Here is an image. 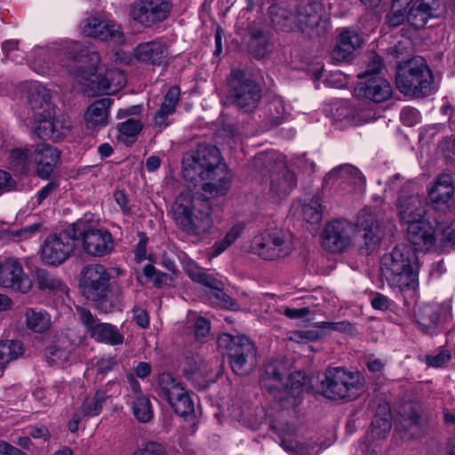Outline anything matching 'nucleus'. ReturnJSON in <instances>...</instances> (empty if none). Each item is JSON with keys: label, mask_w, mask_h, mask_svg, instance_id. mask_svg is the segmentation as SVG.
<instances>
[{"label": "nucleus", "mask_w": 455, "mask_h": 455, "mask_svg": "<svg viewBox=\"0 0 455 455\" xmlns=\"http://www.w3.org/2000/svg\"><path fill=\"white\" fill-rule=\"evenodd\" d=\"M132 411L134 417L142 423H147L153 418L152 404L149 399L144 395H140L135 399Z\"/></svg>", "instance_id": "nucleus-51"}, {"label": "nucleus", "mask_w": 455, "mask_h": 455, "mask_svg": "<svg viewBox=\"0 0 455 455\" xmlns=\"http://www.w3.org/2000/svg\"><path fill=\"white\" fill-rule=\"evenodd\" d=\"M187 379L196 380L207 376V365L199 355H190L184 358L183 369Z\"/></svg>", "instance_id": "nucleus-39"}, {"label": "nucleus", "mask_w": 455, "mask_h": 455, "mask_svg": "<svg viewBox=\"0 0 455 455\" xmlns=\"http://www.w3.org/2000/svg\"><path fill=\"white\" fill-rule=\"evenodd\" d=\"M326 179H342L356 185H363L365 181L361 172L350 164H343L332 169L326 176Z\"/></svg>", "instance_id": "nucleus-47"}, {"label": "nucleus", "mask_w": 455, "mask_h": 455, "mask_svg": "<svg viewBox=\"0 0 455 455\" xmlns=\"http://www.w3.org/2000/svg\"><path fill=\"white\" fill-rule=\"evenodd\" d=\"M143 274L146 277L150 278L156 287H162L167 283L169 275L158 271L153 265L148 264L143 267Z\"/></svg>", "instance_id": "nucleus-57"}, {"label": "nucleus", "mask_w": 455, "mask_h": 455, "mask_svg": "<svg viewBox=\"0 0 455 455\" xmlns=\"http://www.w3.org/2000/svg\"><path fill=\"white\" fill-rule=\"evenodd\" d=\"M60 160V151L46 143L33 146V164L36 166V173L42 179H47L53 172Z\"/></svg>", "instance_id": "nucleus-26"}, {"label": "nucleus", "mask_w": 455, "mask_h": 455, "mask_svg": "<svg viewBox=\"0 0 455 455\" xmlns=\"http://www.w3.org/2000/svg\"><path fill=\"white\" fill-rule=\"evenodd\" d=\"M23 344L20 340H3L0 342V377L6 365L23 355Z\"/></svg>", "instance_id": "nucleus-41"}, {"label": "nucleus", "mask_w": 455, "mask_h": 455, "mask_svg": "<svg viewBox=\"0 0 455 455\" xmlns=\"http://www.w3.org/2000/svg\"><path fill=\"white\" fill-rule=\"evenodd\" d=\"M171 12L167 0H136L130 8V16L144 27L164 20Z\"/></svg>", "instance_id": "nucleus-17"}, {"label": "nucleus", "mask_w": 455, "mask_h": 455, "mask_svg": "<svg viewBox=\"0 0 455 455\" xmlns=\"http://www.w3.org/2000/svg\"><path fill=\"white\" fill-rule=\"evenodd\" d=\"M0 286L27 293L31 290L33 282L24 273L20 260L8 257L0 260Z\"/></svg>", "instance_id": "nucleus-18"}, {"label": "nucleus", "mask_w": 455, "mask_h": 455, "mask_svg": "<svg viewBox=\"0 0 455 455\" xmlns=\"http://www.w3.org/2000/svg\"><path fill=\"white\" fill-rule=\"evenodd\" d=\"M62 52L65 58L60 60V65L76 76L81 84L94 93L111 94L108 89L101 88L110 85L108 69L105 73H98V65L100 61L98 52L89 51L78 42L70 43L62 49Z\"/></svg>", "instance_id": "nucleus-3"}, {"label": "nucleus", "mask_w": 455, "mask_h": 455, "mask_svg": "<svg viewBox=\"0 0 455 455\" xmlns=\"http://www.w3.org/2000/svg\"><path fill=\"white\" fill-rule=\"evenodd\" d=\"M324 13V6L318 1L299 4L295 12V31L310 38L325 34L328 22L323 18Z\"/></svg>", "instance_id": "nucleus-14"}, {"label": "nucleus", "mask_w": 455, "mask_h": 455, "mask_svg": "<svg viewBox=\"0 0 455 455\" xmlns=\"http://www.w3.org/2000/svg\"><path fill=\"white\" fill-rule=\"evenodd\" d=\"M365 61L367 62L366 70L357 75V77L360 79L377 76L384 67L381 57L374 52H371L367 54Z\"/></svg>", "instance_id": "nucleus-54"}, {"label": "nucleus", "mask_w": 455, "mask_h": 455, "mask_svg": "<svg viewBox=\"0 0 455 455\" xmlns=\"http://www.w3.org/2000/svg\"><path fill=\"white\" fill-rule=\"evenodd\" d=\"M270 25L283 32L295 31V14L289 9L285 1H278L270 4L267 10Z\"/></svg>", "instance_id": "nucleus-30"}, {"label": "nucleus", "mask_w": 455, "mask_h": 455, "mask_svg": "<svg viewBox=\"0 0 455 455\" xmlns=\"http://www.w3.org/2000/svg\"><path fill=\"white\" fill-rule=\"evenodd\" d=\"M28 102L32 113L34 132L39 139L59 141L71 128L68 118L55 117L50 91L41 84L32 85L28 92Z\"/></svg>", "instance_id": "nucleus-2"}, {"label": "nucleus", "mask_w": 455, "mask_h": 455, "mask_svg": "<svg viewBox=\"0 0 455 455\" xmlns=\"http://www.w3.org/2000/svg\"><path fill=\"white\" fill-rule=\"evenodd\" d=\"M443 11L442 0H417L408 10L407 22L415 28H422L428 20L440 17Z\"/></svg>", "instance_id": "nucleus-23"}, {"label": "nucleus", "mask_w": 455, "mask_h": 455, "mask_svg": "<svg viewBox=\"0 0 455 455\" xmlns=\"http://www.w3.org/2000/svg\"><path fill=\"white\" fill-rule=\"evenodd\" d=\"M73 237L82 240L84 251L94 257L110 253L114 248V239L109 231L94 228L86 220H79L72 225Z\"/></svg>", "instance_id": "nucleus-13"}, {"label": "nucleus", "mask_w": 455, "mask_h": 455, "mask_svg": "<svg viewBox=\"0 0 455 455\" xmlns=\"http://www.w3.org/2000/svg\"><path fill=\"white\" fill-rule=\"evenodd\" d=\"M363 386L364 379L360 372L332 367L319 380L317 392L332 401H350L361 394Z\"/></svg>", "instance_id": "nucleus-6"}, {"label": "nucleus", "mask_w": 455, "mask_h": 455, "mask_svg": "<svg viewBox=\"0 0 455 455\" xmlns=\"http://www.w3.org/2000/svg\"><path fill=\"white\" fill-rule=\"evenodd\" d=\"M288 374L286 364L283 361L272 360L266 363L260 378L263 388L272 393L283 387V379Z\"/></svg>", "instance_id": "nucleus-32"}, {"label": "nucleus", "mask_w": 455, "mask_h": 455, "mask_svg": "<svg viewBox=\"0 0 455 455\" xmlns=\"http://www.w3.org/2000/svg\"><path fill=\"white\" fill-rule=\"evenodd\" d=\"M139 241L134 249V256L137 262H142L147 259V245L148 237L145 232L138 233Z\"/></svg>", "instance_id": "nucleus-61"}, {"label": "nucleus", "mask_w": 455, "mask_h": 455, "mask_svg": "<svg viewBox=\"0 0 455 455\" xmlns=\"http://www.w3.org/2000/svg\"><path fill=\"white\" fill-rule=\"evenodd\" d=\"M167 402L173 411L180 417L191 415L195 411L194 402L185 388L179 393L178 396H173Z\"/></svg>", "instance_id": "nucleus-48"}, {"label": "nucleus", "mask_w": 455, "mask_h": 455, "mask_svg": "<svg viewBox=\"0 0 455 455\" xmlns=\"http://www.w3.org/2000/svg\"><path fill=\"white\" fill-rule=\"evenodd\" d=\"M433 82L432 71L422 58H413L397 66L396 87L404 95L427 96L432 92Z\"/></svg>", "instance_id": "nucleus-7"}, {"label": "nucleus", "mask_w": 455, "mask_h": 455, "mask_svg": "<svg viewBox=\"0 0 455 455\" xmlns=\"http://www.w3.org/2000/svg\"><path fill=\"white\" fill-rule=\"evenodd\" d=\"M381 275L388 286L400 291L419 285V261L411 245L400 243L381 258Z\"/></svg>", "instance_id": "nucleus-5"}, {"label": "nucleus", "mask_w": 455, "mask_h": 455, "mask_svg": "<svg viewBox=\"0 0 455 455\" xmlns=\"http://www.w3.org/2000/svg\"><path fill=\"white\" fill-rule=\"evenodd\" d=\"M111 274L101 264H89L80 273L79 288L86 299L100 304L108 300Z\"/></svg>", "instance_id": "nucleus-12"}, {"label": "nucleus", "mask_w": 455, "mask_h": 455, "mask_svg": "<svg viewBox=\"0 0 455 455\" xmlns=\"http://www.w3.org/2000/svg\"><path fill=\"white\" fill-rule=\"evenodd\" d=\"M75 241L72 228L65 233L49 235L41 250L42 260L51 266L60 265L73 251Z\"/></svg>", "instance_id": "nucleus-16"}, {"label": "nucleus", "mask_w": 455, "mask_h": 455, "mask_svg": "<svg viewBox=\"0 0 455 455\" xmlns=\"http://www.w3.org/2000/svg\"><path fill=\"white\" fill-rule=\"evenodd\" d=\"M33 164V147L31 148H15L10 152L9 165L12 169L22 172Z\"/></svg>", "instance_id": "nucleus-46"}, {"label": "nucleus", "mask_w": 455, "mask_h": 455, "mask_svg": "<svg viewBox=\"0 0 455 455\" xmlns=\"http://www.w3.org/2000/svg\"><path fill=\"white\" fill-rule=\"evenodd\" d=\"M26 326L28 330L43 333L51 326V317L48 313L43 310L28 308L25 313Z\"/></svg>", "instance_id": "nucleus-43"}, {"label": "nucleus", "mask_w": 455, "mask_h": 455, "mask_svg": "<svg viewBox=\"0 0 455 455\" xmlns=\"http://www.w3.org/2000/svg\"><path fill=\"white\" fill-rule=\"evenodd\" d=\"M287 449L296 455H317L320 448L315 443L295 442L287 445Z\"/></svg>", "instance_id": "nucleus-59"}, {"label": "nucleus", "mask_w": 455, "mask_h": 455, "mask_svg": "<svg viewBox=\"0 0 455 455\" xmlns=\"http://www.w3.org/2000/svg\"><path fill=\"white\" fill-rule=\"evenodd\" d=\"M408 240L414 247V251H426L432 248L435 243V229L429 221L412 224L407 228Z\"/></svg>", "instance_id": "nucleus-31"}, {"label": "nucleus", "mask_w": 455, "mask_h": 455, "mask_svg": "<svg viewBox=\"0 0 455 455\" xmlns=\"http://www.w3.org/2000/svg\"><path fill=\"white\" fill-rule=\"evenodd\" d=\"M396 4L395 7L391 6L389 12L386 16V22L390 28H397L407 20L408 11L399 9Z\"/></svg>", "instance_id": "nucleus-58"}, {"label": "nucleus", "mask_w": 455, "mask_h": 455, "mask_svg": "<svg viewBox=\"0 0 455 455\" xmlns=\"http://www.w3.org/2000/svg\"><path fill=\"white\" fill-rule=\"evenodd\" d=\"M269 121L272 125H279L286 118L284 103L280 99H275L268 104Z\"/></svg>", "instance_id": "nucleus-55"}, {"label": "nucleus", "mask_w": 455, "mask_h": 455, "mask_svg": "<svg viewBox=\"0 0 455 455\" xmlns=\"http://www.w3.org/2000/svg\"><path fill=\"white\" fill-rule=\"evenodd\" d=\"M362 44V37L355 29L349 28H341L337 44L331 53L332 60L337 62L347 60Z\"/></svg>", "instance_id": "nucleus-28"}, {"label": "nucleus", "mask_w": 455, "mask_h": 455, "mask_svg": "<svg viewBox=\"0 0 455 455\" xmlns=\"http://www.w3.org/2000/svg\"><path fill=\"white\" fill-rule=\"evenodd\" d=\"M353 225L344 220L329 222L323 230V246L331 252H341L352 243Z\"/></svg>", "instance_id": "nucleus-19"}, {"label": "nucleus", "mask_w": 455, "mask_h": 455, "mask_svg": "<svg viewBox=\"0 0 455 455\" xmlns=\"http://www.w3.org/2000/svg\"><path fill=\"white\" fill-rule=\"evenodd\" d=\"M182 175L192 183L205 181L202 189L212 197L224 196L231 186V174L215 146L199 144L182 158Z\"/></svg>", "instance_id": "nucleus-1"}, {"label": "nucleus", "mask_w": 455, "mask_h": 455, "mask_svg": "<svg viewBox=\"0 0 455 455\" xmlns=\"http://www.w3.org/2000/svg\"><path fill=\"white\" fill-rule=\"evenodd\" d=\"M401 425L404 432L409 434L410 437L418 438L424 435L427 421L421 413L411 409L407 414L403 416Z\"/></svg>", "instance_id": "nucleus-38"}, {"label": "nucleus", "mask_w": 455, "mask_h": 455, "mask_svg": "<svg viewBox=\"0 0 455 455\" xmlns=\"http://www.w3.org/2000/svg\"><path fill=\"white\" fill-rule=\"evenodd\" d=\"M83 33L101 41H109L116 44L124 43V36L119 24L112 20H100L96 17L85 20Z\"/></svg>", "instance_id": "nucleus-21"}, {"label": "nucleus", "mask_w": 455, "mask_h": 455, "mask_svg": "<svg viewBox=\"0 0 455 455\" xmlns=\"http://www.w3.org/2000/svg\"><path fill=\"white\" fill-rule=\"evenodd\" d=\"M440 319V308L436 305H424L418 312V323L425 333H432Z\"/></svg>", "instance_id": "nucleus-40"}, {"label": "nucleus", "mask_w": 455, "mask_h": 455, "mask_svg": "<svg viewBox=\"0 0 455 455\" xmlns=\"http://www.w3.org/2000/svg\"><path fill=\"white\" fill-rule=\"evenodd\" d=\"M261 96V89L255 81L243 71L232 70L228 80V98L234 105L244 112H251L257 108Z\"/></svg>", "instance_id": "nucleus-11"}, {"label": "nucleus", "mask_w": 455, "mask_h": 455, "mask_svg": "<svg viewBox=\"0 0 455 455\" xmlns=\"http://www.w3.org/2000/svg\"><path fill=\"white\" fill-rule=\"evenodd\" d=\"M172 215L176 225L190 235H205L213 226L212 204L204 194L180 193L173 204Z\"/></svg>", "instance_id": "nucleus-4"}, {"label": "nucleus", "mask_w": 455, "mask_h": 455, "mask_svg": "<svg viewBox=\"0 0 455 455\" xmlns=\"http://www.w3.org/2000/svg\"><path fill=\"white\" fill-rule=\"evenodd\" d=\"M427 212V204L418 196L401 197L398 200L399 220L406 229L412 224L428 221L426 219Z\"/></svg>", "instance_id": "nucleus-25"}, {"label": "nucleus", "mask_w": 455, "mask_h": 455, "mask_svg": "<svg viewBox=\"0 0 455 455\" xmlns=\"http://www.w3.org/2000/svg\"><path fill=\"white\" fill-rule=\"evenodd\" d=\"M72 350V342L68 338L61 337L46 347L45 355L50 363L60 364L68 360Z\"/></svg>", "instance_id": "nucleus-36"}, {"label": "nucleus", "mask_w": 455, "mask_h": 455, "mask_svg": "<svg viewBox=\"0 0 455 455\" xmlns=\"http://www.w3.org/2000/svg\"><path fill=\"white\" fill-rule=\"evenodd\" d=\"M76 312L91 338L99 342L111 346H117L124 343V337L116 326L110 323H100L87 308L78 307H76Z\"/></svg>", "instance_id": "nucleus-15"}, {"label": "nucleus", "mask_w": 455, "mask_h": 455, "mask_svg": "<svg viewBox=\"0 0 455 455\" xmlns=\"http://www.w3.org/2000/svg\"><path fill=\"white\" fill-rule=\"evenodd\" d=\"M244 224L242 222L235 223L224 235L223 239L215 242L212 250V256L216 257L225 251L231 246L243 234Z\"/></svg>", "instance_id": "nucleus-49"}, {"label": "nucleus", "mask_w": 455, "mask_h": 455, "mask_svg": "<svg viewBox=\"0 0 455 455\" xmlns=\"http://www.w3.org/2000/svg\"><path fill=\"white\" fill-rule=\"evenodd\" d=\"M36 280L39 290L47 291L52 293H67L68 287L66 284L54 274L38 268L36 270Z\"/></svg>", "instance_id": "nucleus-37"}, {"label": "nucleus", "mask_w": 455, "mask_h": 455, "mask_svg": "<svg viewBox=\"0 0 455 455\" xmlns=\"http://www.w3.org/2000/svg\"><path fill=\"white\" fill-rule=\"evenodd\" d=\"M294 249L292 234L283 228H270L256 235L250 251L264 260H278L289 256Z\"/></svg>", "instance_id": "nucleus-8"}, {"label": "nucleus", "mask_w": 455, "mask_h": 455, "mask_svg": "<svg viewBox=\"0 0 455 455\" xmlns=\"http://www.w3.org/2000/svg\"><path fill=\"white\" fill-rule=\"evenodd\" d=\"M210 322L205 318L199 317L195 323V335L198 341L203 342L210 332Z\"/></svg>", "instance_id": "nucleus-63"}, {"label": "nucleus", "mask_w": 455, "mask_h": 455, "mask_svg": "<svg viewBox=\"0 0 455 455\" xmlns=\"http://www.w3.org/2000/svg\"><path fill=\"white\" fill-rule=\"evenodd\" d=\"M218 347L225 350L230 358L233 371L246 375L257 364V351L253 342L245 335L222 333L218 338Z\"/></svg>", "instance_id": "nucleus-9"}, {"label": "nucleus", "mask_w": 455, "mask_h": 455, "mask_svg": "<svg viewBox=\"0 0 455 455\" xmlns=\"http://www.w3.org/2000/svg\"><path fill=\"white\" fill-rule=\"evenodd\" d=\"M186 274L196 283L212 290L221 286V281L205 272L204 268L195 262H188L185 266Z\"/></svg>", "instance_id": "nucleus-42"}, {"label": "nucleus", "mask_w": 455, "mask_h": 455, "mask_svg": "<svg viewBox=\"0 0 455 455\" xmlns=\"http://www.w3.org/2000/svg\"><path fill=\"white\" fill-rule=\"evenodd\" d=\"M305 375L300 371H296L289 375L287 382L283 384V388L285 392L295 399L299 398L304 391Z\"/></svg>", "instance_id": "nucleus-52"}, {"label": "nucleus", "mask_w": 455, "mask_h": 455, "mask_svg": "<svg viewBox=\"0 0 455 455\" xmlns=\"http://www.w3.org/2000/svg\"><path fill=\"white\" fill-rule=\"evenodd\" d=\"M143 128V123L139 117H130L118 124L119 135L125 138H134L140 134Z\"/></svg>", "instance_id": "nucleus-53"}, {"label": "nucleus", "mask_w": 455, "mask_h": 455, "mask_svg": "<svg viewBox=\"0 0 455 455\" xmlns=\"http://www.w3.org/2000/svg\"><path fill=\"white\" fill-rule=\"evenodd\" d=\"M108 79L110 86H103V89H108L111 94L117 92L126 84V76L124 72L118 69H108Z\"/></svg>", "instance_id": "nucleus-56"}, {"label": "nucleus", "mask_w": 455, "mask_h": 455, "mask_svg": "<svg viewBox=\"0 0 455 455\" xmlns=\"http://www.w3.org/2000/svg\"><path fill=\"white\" fill-rule=\"evenodd\" d=\"M132 455H166L164 448L157 443H148L143 448L133 451Z\"/></svg>", "instance_id": "nucleus-62"}, {"label": "nucleus", "mask_w": 455, "mask_h": 455, "mask_svg": "<svg viewBox=\"0 0 455 455\" xmlns=\"http://www.w3.org/2000/svg\"><path fill=\"white\" fill-rule=\"evenodd\" d=\"M256 166L270 169V192L277 196H288L297 186L296 174L289 170L275 152L259 153L255 156Z\"/></svg>", "instance_id": "nucleus-10"}, {"label": "nucleus", "mask_w": 455, "mask_h": 455, "mask_svg": "<svg viewBox=\"0 0 455 455\" xmlns=\"http://www.w3.org/2000/svg\"><path fill=\"white\" fill-rule=\"evenodd\" d=\"M168 55L166 45L157 40L141 43L133 51L136 60L154 66L166 64Z\"/></svg>", "instance_id": "nucleus-29"}, {"label": "nucleus", "mask_w": 455, "mask_h": 455, "mask_svg": "<svg viewBox=\"0 0 455 455\" xmlns=\"http://www.w3.org/2000/svg\"><path fill=\"white\" fill-rule=\"evenodd\" d=\"M451 359L448 351H442L435 355H427L426 362L428 366L438 368L445 365Z\"/></svg>", "instance_id": "nucleus-64"}, {"label": "nucleus", "mask_w": 455, "mask_h": 455, "mask_svg": "<svg viewBox=\"0 0 455 455\" xmlns=\"http://www.w3.org/2000/svg\"><path fill=\"white\" fill-rule=\"evenodd\" d=\"M363 79V81L357 83L355 88V93L357 97L375 103L384 102L391 97V85L383 77L374 76Z\"/></svg>", "instance_id": "nucleus-24"}, {"label": "nucleus", "mask_w": 455, "mask_h": 455, "mask_svg": "<svg viewBox=\"0 0 455 455\" xmlns=\"http://www.w3.org/2000/svg\"><path fill=\"white\" fill-rule=\"evenodd\" d=\"M157 383L159 388L158 395L166 401L173 396H178L179 393L184 389L180 381L168 372L159 374Z\"/></svg>", "instance_id": "nucleus-44"}, {"label": "nucleus", "mask_w": 455, "mask_h": 455, "mask_svg": "<svg viewBox=\"0 0 455 455\" xmlns=\"http://www.w3.org/2000/svg\"><path fill=\"white\" fill-rule=\"evenodd\" d=\"M358 235L362 239L359 250L363 254H370L378 249L384 233L376 220L371 214H362L358 218Z\"/></svg>", "instance_id": "nucleus-22"}, {"label": "nucleus", "mask_w": 455, "mask_h": 455, "mask_svg": "<svg viewBox=\"0 0 455 455\" xmlns=\"http://www.w3.org/2000/svg\"><path fill=\"white\" fill-rule=\"evenodd\" d=\"M384 410L387 411L385 415L383 417L376 415L373 418L370 430L359 443L360 451L365 455H376L380 451L382 442L387 438L391 430L392 425L388 404H387Z\"/></svg>", "instance_id": "nucleus-20"}, {"label": "nucleus", "mask_w": 455, "mask_h": 455, "mask_svg": "<svg viewBox=\"0 0 455 455\" xmlns=\"http://www.w3.org/2000/svg\"><path fill=\"white\" fill-rule=\"evenodd\" d=\"M223 287L224 285L221 282L220 287L212 290L211 298L214 299L215 302L221 307L235 309V301L223 291Z\"/></svg>", "instance_id": "nucleus-60"}, {"label": "nucleus", "mask_w": 455, "mask_h": 455, "mask_svg": "<svg viewBox=\"0 0 455 455\" xmlns=\"http://www.w3.org/2000/svg\"><path fill=\"white\" fill-rule=\"evenodd\" d=\"M113 100L103 98L93 101L84 114V122L88 129H96L108 125V111Z\"/></svg>", "instance_id": "nucleus-33"}, {"label": "nucleus", "mask_w": 455, "mask_h": 455, "mask_svg": "<svg viewBox=\"0 0 455 455\" xmlns=\"http://www.w3.org/2000/svg\"><path fill=\"white\" fill-rule=\"evenodd\" d=\"M271 34L261 28L251 27L250 28L249 46L252 54L257 58H263L270 52Z\"/></svg>", "instance_id": "nucleus-35"}, {"label": "nucleus", "mask_w": 455, "mask_h": 455, "mask_svg": "<svg viewBox=\"0 0 455 455\" xmlns=\"http://www.w3.org/2000/svg\"><path fill=\"white\" fill-rule=\"evenodd\" d=\"M108 395L104 390H97L92 395H88L84 400L81 407L78 409L84 417H93L99 415L107 401Z\"/></svg>", "instance_id": "nucleus-45"}, {"label": "nucleus", "mask_w": 455, "mask_h": 455, "mask_svg": "<svg viewBox=\"0 0 455 455\" xmlns=\"http://www.w3.org/2000/svg\"><path fill=\"white\" fill-rule=\"evenodd\" d=\"M454 195V181L451 173H441L428 191L433 204H447Z\"/></svg>", "instance_id": "nucleus-34"}, {"label": "nucleus", "mask_w": 455, "mask_h": 455, "mask_svg": "<svg viewBox=\"0 0 455 455\" xmlns=\"http://www.w3.org/2000/svg\"><path fill=\"white\" fill-rule=\"evenodd\" d=\"M304 220L310 224H318L322 220L323 208L321 198L315 195L308 203L304 204L302 208Z\"/></svg>", "instance_id": "nucleus-50"}, {"label": "nucleus", "mask_w": 455, "mask_h": 455, "mask_svg": "<svg viewBox=\"0 0 455 455\" xmlns=\"http://www.w3.org/2000/svg\"><path fill=\"white\" fill-rule=\"evenodd\" d=\"M180 98V90L176 85L172 86L164 95L160 108L152 117L153 128L157 132H162L172 124L169 117L176 112Z\"/></svg>", "instance_id": "nucleus-27"}]
</instances>
